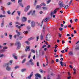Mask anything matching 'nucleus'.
<instances>
[{
  "label": "nucleus",
  "instance_id": "33",
  "mask_svg": "<svg viewBox=\"0 0 79 79\" xmlns=\"http://www.w3.org/2000/svg\"><path fill=\"white\" fill-rule=\"evenodd\" d=\"M40 73H44V71L41 69H40Z\"/></svg>",
  "mask_w": 79,
  "mask_h": 79
},
{
  "label": "nucleus",
  "instance_id": "51",
  "mask_svg": "<svg viewBox=\"0 0 79 79\" xmlns=\"http://www.w3.org/2000/svg\"><path fill=\"white\" fill-rule=\"evenodd\" d=\"M11 1L14 3H16V1H15V0H11Z\"/></svg>",
  "mask_w": 79,
  "mask_h": 79
},
{
  "label": "nucleus",
  "instance_id": "5",
  "mask_svg": "<svg viewBox=\"0 0 79 79\" xmlns=\"http://www.w3.org/2000/svg\"><path fill=\"white\" fill-rule=\"evenodd\" d=\"M60 7H63L64 4H63V1H60L59 3Z\"/></svg>",
  "mask_w": 79,
  "mask_h": 79
},
{
  "label": "nucleus",
  "instance_id": "43",
  "mask_svg": "<svg viewBox=\"0 0 79 79\" xmlns=\"http://www.w3.org/2000/svg\"><path fill=\"white\" fill-rule=\"evenodd\" d=\"M23 33H24V34H27L28 33V31H23Z\"/></svg>",
  "mask_w": 79,
  "mask_h": 79
},
{
  "label": "nucleus",
  "instance_id": "53",
  "mask_svg": "<svg viewBox=\"0 0 79 79\" xmlns=\"http://www.w3.org/2000/svg\"><path fill=\"white\" fill-rule=\"evenodd\" d=\"M7 13L9 15L11 13V12H10V10H8V11H7Z\"/></svg>",
  "mask_w": 79,
  "mask_h": 79
},
{
  "label": "nucleus",
  "instance_id": "48",
  "mask_svg": "<svg viewBox=\"0 0 79 79\" xmlns=\"http://www.w3.org/2000/svg\"><path fill=\"white\" fill-rule=\"evenodd\" d=\"M59 31H63V28L61 27H60L59 28Z\"/></svg>",
  "mask_w": 79,
  "mask_h": 79
},
{
  "label": "nucleus",
  "instance_id": "59",
  "mask_svg": "<svg viewBox=\"0 0 79 79\" xmlns=\"http://www.w3.org/2000/svg\"><path fill=\"white\" fill-rule=\"evenodd\" d=\"M67 26L66 25L64 26V29H66V28H67Z\"/></svg>",
  "mask_w": 79,
  "mask_h": 79
},
{
  "label": "nucleus",
  "instance_id": "8",
  "mask_svg": "<svg viewBox=\"0 0 79 79\" xmlns=\"http://www.w3.org/2000/svg\"><path fill=\"white\" fill-rule=\"evenodd\" d=\"M29 8H30V6H27V7H25V12H27V11L29 10Z\"/></svg>",
  "mask_w": 79,
  "mask_h": 79
},
{
  "label": "nucleus",
  "instance_id": "17",
  "mask_svg": "<svg viewBox=\"0 0 79 79\" xmlns=\"http://www.w3.org/2000/svg\"><path fill=\"white\" fill-rule=\"evenodd\" d=\"M69 55L70 56H72L73 55V52L72 51H70L69 52V53H68Z\"/></svg>",
  "mask_w": 79,
  "mask_h": 79
},
{
  "label": "nucleus",
  "instance_id": "21",
  "mask_svg": "<svg viewBox=\"0 0 79 79\" xmlns=\"http://www.w3.org/2000/svg\"><path fill=\"white\" fill-rule=\"evenodd\" d=\"M26 61V58H24L23 60L22 61V63L23 64V63H25V62Z\"/></svg>",
  "mask_w": 79,
  "mask_h": 79
},
{
  "label": "nucleus",
  "instance_id": "15",
  "mask_svg": "<svg viewBox=\"0 0 79 79\" xmlns=\"http://www.w3.org/2000/svg\"><path fill=\"white\" fill-rule=\"evenodd\" d=\"M34 39H35V37H32L31 38H29L28 39V40H29V41H31V40H34Z\"/></svg>",
  "mask_w": 79,
  "mask_h": 79
},
{
  "label": "nucleus",
  "instance_id": "30",
  "mask_svg": "<svg viewBox=\"0 0 79 79\" xmlns=\"http://www.w3.org/2000/svg\"><path fill=\"white\" fill-rule=\"evenodd\" d=\"M40 39L41 40H42L43 39V36L42 35V34H41L40 35Z\"/></svg>",
  "mask_w": 79,
  "mask_h": 79
},
{
  "label": "nucleus",
  "instance_id": "7",
  "mask_svg": "<svg viewBox=\"0 0 79 79\" xmlns=\"http://www.w3.org/2000/svg\"><path fill=\"white\" fill-rule=\"evenodd\" d=\"M5 21V19H3L2 20V22L1 24V27H3L4 26V22Z\"/></svg>",
  "mask_w": 79,
  "mask_h": 79
},
{
  "label": "nucleus",
  "instance_id": "28",
  "mask_svg": "<svg viewBox=\"0 0 79 79\" xmlns=\"http://www.w3.org/2000/svg\"><path fill=\"white\" fill-rule=\"evenodd\" d=\"M44 21V22H47V21L48 22V21H47V18H45L44 19H43Z\"/></svg>",
  "mask_w": 79,
  "mask_h": 79
},
{
  "label": "nucleus",
  "instance_id": "38",
  "mask_svg": "<svg viewBox=\"0 0 79 79\" xmlns=\"http://www.w3.org/2000/svg\"><path fill=\"white\" fill-rule=\"evenodd\" d=\"M16 27H17V28H18V29H21V27L19 26L18 25H16Z\"/></svg>",
  "mask_w": 79,
  "mask_h": 79
},
{
  "label": "nucleus",
  "instance_id": "34",
  "mask_svg": "<svg viewBox=\"0 0 79 79\" xmlns=\"http://www.w3.org/2000/svg\"><path fill=\"white\" fill-rule=\"evenodd\" d=\"M23 38V37L20 36L19 37V40H21V39H22Z\"/></svg>",
  "mask_w": 79,
  "mask_h": 79
},
{
  "label": "nucleus",
  "instance_id": "20",
  "mask_svg": "<svg viewBox=\"0 0 79 79\" xmlns=\"http://www.w3.org/2000/svg\"><path fill=\"white\" fill-rule=\"evenodd\" d=\"M59 9H60L59 8H56L55 10H54V11H53V12H54L55 14V13H56L57 10H59Z\"/></svg>",
  "mask_w": 79,
  "mask_h": 79
},
{
  "label": "nucleus",
  "instance_id": "12",
  "mask_svg": "<svg viewBox=\"0 0 79 79\" xmlns=\"http://www.w3.org/2000/svg\"><path fill=\"white\" fill-rule=\"evenodd\" d=\"M45 27H46V26L45 25H44V27H43V34H44L45 33Z\"/></svg>",
  "mask_w": 79,
  "mask_h": 79
},
{
  "label": "nucleus",
  "instance_id": "18",
  "mask_svg": "<svg viewBox=\"0 0 79 79\" xmlns=\"http://www.w3.org/2000/svg\"><path fill=\"white\" fill-rule=\"evenodd\" d=\"M19 5L20 6H21V7H24V6L23 5V3L22 2H20L19 3Z\"/></svg>",
  "mask_w": 79,
  "mask_h": 79
},
{
  "label": "nucleus",
  "instance_id": "35",
  "mask_svg": "<svg viewBox=\"0 0 79 79\" xmlns=\"http://www.w3.org/2000/svg\"><path fill=\"white\" fill-rule=\"evenodd\" d=\"M12 24H13V23L12 22H11L10 23H9V26H12Z\"/></svg>",
  "mask_w": 79,
  "mask_h": 79
},
{
  "label": "nucleus",
  "instance_id": "19",
  "mask_svg": "<svg viewBox=\"0 0 79 79\" xmlns=\"http://www.w3.org/2000/svg\"><path fill=\"white\" fill-rule=\"evenodd\" d=\"M35 10H33V11L32 12V11L31 12V13L32 15H35Z\"/></svg>",
  "mask_w": 79,
  "mask_h": 79
},
{
  "label": "nucleus",
  "instance_id": "62",
  "mask_svg": "<svg viewBox=\"0 0 79 79\" xmlns=\"http://www.w3.org/2000/svg\"><path fill=\"white\" fill-rule=\"evenodd\" d=\"M4 35L5 36H7V35H8V34L7 33H4Z\"/></svg>",
  "mask_w": 79,
  "mask_h": 79
},
{
  "label": "nucleus",
  "instance_id": "58",
  "mask_svg": "<svg viewBox=\"0 0 79 79\" xmlns=\"http://www.w3.org/2000/svg\"><path fill=\"white\" fill-rule=\"evenodd\" d=\"M57 79H60V75H58V78H57Z\"/></svg>",
  "mask_w": 79,
  "mask_h": 79
},
{
  "label": "nucleus",
  "instance_id": "49",
  "mask_svg": "<svg viewBox=\"0 0 79 79\" xmlns=\"http://www.w3.org/2000/svg\"><path fill=\"white\" fill-rule=\"evenodd\" d=\"M32 12V10H31L28 13L27 15H30L31 13Z\"/></svg>",
  "mask_w": 79,
  "mask_h": 79
},
{
  "label": "nucleus",
  "instance_id": "56",
  "mask_svg": "<svg viewBox=\"0 0 79 79\" xmlns=\"http://www.w3.org/2000/svg\"><path fill=\"white\" fill-rule=\"evenodd\" d=\"M16 54H13V55H12V56H13V58H14V57H15V56H16Z\"/></svg>",
  "mask_w": 79,
  "mask_h": 79
},
{
  "label": "nucleus",
  "instance_id": "54",
  "mask_svg": "<svg viewBox=\"0 0 79 79\" xmlns=\"http://www.w3.org/2000/svg\"><path fill=\"white\" fill-rule=\"evenodd\" d=\"M23 0H19L18 1V3H20V2H22Z\"/></svg>",
  "mask_w": 79,
  "mask_h": 79
},
{
  "label": "nucleus",
  "instance_id": "26",
  "mask_svg": "<svg viewBox=\"0 0 79 79\" xmlns=\"http://www.w3.org/2000/svg\"><path fill=\"white\" fill-rule=\"evenodd\" d=\"M17 13L19 15V16H20L21 15V11H17Z\"/></svg>",
  "mask_w": 79,
  "mask_h": 79
},
{
  "label": "nucleus",
  "instance_id": "4",
  "mask_svg": "<svg viewBox=\"0 0 79 79\" xmlns=\"http://www.w3.org/2000/svg\"><path fill=\"white\" fill-rule=\"evenodd\" d=\"M35 79H39V77L40 78L41 77V75L39 73L35 74Z\"/></svg>",
  "mask_w": 79,
  "mask_h": 79
},
{
  "label": "nucleus",
  "instance_id": "2",
  "mask_svg": "<svg viewBox=\"0 0 79 79\" xmlns=\"http://www.w3.org/2000/svg\"><path fill=\"white\" fill-rule=\"evenodd\" d=\"M15 45H17V50H19L21 48V43L19 42H17L15 43Z\"/></svg>",
  "mask_w": 79,
  "mask_h": 79
},
{
  "label": "nucleus",
  "instance_id": "39",
  "mask_svg": "<svg viewBox=\"0 0 79 79\" xmlns=\"http://www.w3.org/2000/svg\"><path fill=\"white\" fill-rule=\"evenodd\" d=\"M9 38L10 39H12V35H9Z\"/></svg>",
  "mask_w": 79,
  "mask_h": 79
},
{
  "label": "nucleus",
  "instance_id": "46",
  "mask_svg": "<svg viewBox=\"0 0 79 79\" xmlns=\"http://www.w3.org/2000/svg\"><path fill=\"white\" fill-rule=\"evenodd\" d=\"M39 36H37L36 37V41H38V40H39Z\"/></svg>",
  "mask_w": 79,
  "mask_h": 79
},
{
  "label": "nucleus",
  "instance_id": "29",
  "mask_svg": "<svg viewBox=\"0 0 79 79\" xmlns=\"http://www.w3.org/2000/svg\"><path fill=\"white\" fill-rule=\"evenodd\" d=\"M37 1H36V0H35V3H34V6H36V4H37Z\"/></svg>",
  "mask_w": 79,
  "mask_h": 79
},
{
  "label": "nucleus",
  "instance_id": "57",
  "mask_svg": "<svg viewBox=\"0 0 79 79\" xmlns=\"http://www.w3.org/2000/svg\"><path fill=\"white\" fill-rule=\"evenodd\" d=\"M59 37H60H60H61V35H61V34H60V33H59Z\"/></svg>",
  "mask_w": 79,
  "mask_h": 79
},
{
  "label": "nucleus",
  "instance_id": "47",
  "mask_svg": "<svg viewBox=\"0 0 79 79\" xmlns=\"http://www.w3.org/2000/svg\"><path fill=\"white\" fill-rule=\"evenodd\" d=\"M27 29H28V30H29V29H30V27L29 26H27Z\"/></svg>",
  "mask_w": 79,
  "mask_h": 79
},
{
  "label": "nucleus",
  "instance_id": "32",
  "mask_svg": "<svg viewBox=\"0 0 79 79\" xmlns=\"http://www.w3.org/2000/svg\"><path fill=\"white\" fill-rule=\"evenodd\" d=\"M31 53H32L31 52H30V54H29V56H28V58L29 59H30V58H31Z\"/></svg>",
  "mask_w": 79,
  "mask_h": 79
},
{
  "label": "nucleus",
  "instance_id": "27",
  "mask_svg": "<svg viewBox=\"0 0 79 79\" xmlns=\"http://www.w3.org/2000/svg\"><path fill=\"white\" fill-rule=\"evenodd\" d=\"M69 7V6L68 5H66L64 7V8H65V9H68Z\"/></svg>",
  "mask_w": 79,
  "mask_h": 79
},
{
  "label": "nucleus",
  "instance_id": "41",
  "mask_svg": "<svg viewBox=\"0 0 79 79\" xmlns=\"http://www.w3.org/2000/svg\"><path fill=\"white\" fill-rule=\"evenodd\" d=\"M3 49H4V50H5V49H8V47L5 46L3 48Z\"/></svg>",
  "mask_w": 79,
  "mask_h": 79
},
{
  "label": "nucleus",
  "instance_id": "16",
  "mask_svg": "<svg viewBox=\"0 0 79 79\" xmlns=\"http://www.w3.org/2000/svg\"><path fill=\"white\" fill-rule=\"evenodd\" d=\"M40 5L41 6H46V4L44 2H43L40 4Z\"/></svg>",
  "mask_w": 79,
  "mask_h": 79
},
{
  "label": "nucleus",
  "instance_id": "40",
  "mask_svg": "<svg viewBox=\"0 0 79 79\" xmlns=\"http://www.w3.org/2000/svg\"><path fill=\"white\" fill-rule=\"evenodd\" d=\"M4 8V7H3V6H1V10H2V11H3V10H3V8Z\"/></svg>",
  "mask_w": 79,
  "mask_h": 79
},
{
  "label": "nucleus",
  "instance_id": "23",
  "mask_svg": "<svg viewBox=\"0 0 79 79\" xmlns=\"http://www.w3.org/2000/svg\"><path fill=\"white\" fill-rule=\"evenodd\" d=\"M40 7H41V6H40V5H37L36 6V9H37V8H40Z\"/></svg>",
  "mask_w": 79,
  "mask_h": 79
},
{
  "label": "nucleus",
  "instance_id": "25",
  "mask_svg": "<svg viewBox=\"0 0 79 79\" xmlns=\"http://www.w3.org/2000/svg\"><path fill=\"white\" fill-rule=\"evenodd\" d=\"M26 70V69H22V70H21V71L22 73H23V72H24V71H25Z\"/></svg>",
  "mask_w": 79,
  "mask_h": 79
},
{
  "label": "nucleus",
  "instance_id": "37",
  "mask_svg": "<svg viewBox=\"0 0 79 79\" xmlns=\"http://www.w3.org/2000/svg\"><path fill=\"white\" fill-rule=\"evenodd\" d=\"M19 68V66H16L15 67V69H17V68Z\"/></svg>",
  "mask_w": 79,
  "mask_h": 79
},
{
  "label": "nucleus",
  "instance_id": "31",
  "mask_svg": "<svg viewBox=\"0 0 79 79\" xmlns=\"http://www.w3.org/2000/svg\"><path fill=\"white\" fill-rule=\"evenodd\" d=\"M31 52H33V53H35V51L34 50V49H31Z\"/></svg>",
  "mask_w": 79,
  "mask_h": 79
},
{
  "label": "nucleus",
  "instance_id": "61",
  "mask_svg": "<svg viewBox=\"0 0 79 79\" xmlns=\"http://www.w3.org/2000/svg\"><path fill=\"white\" fill-rule=\"evenodd\" d=\"M72 2H73V0H71L69 3V5H71V3H72Z\"/></svg>",
  "mask_w": 79,
  "mask_h": 79
},
{
  "label": "nucleus",
  "instance_id": "42",
  "mask_svg": "<svg viewBox=\"0 0 79 79\" xmlns=\"http://www.w3.org/2000/svg\"><path fill=\"white\" fill-rule=\"evenodd\" d=\"M50 2H51V0H48L47 2V3L48 4V3H50Z\"/></svg>",
  "mask_w": 79,
  "mask_h": 79
},
{
  "label": "nucleus",
  "instance_id": "55",
  "mask_svg": "<svg viewBox=\"0 0 79 79\" xmlns=\"http://www.w3.org/2000/svg\"><path fill=\"white\" fill-rule=\"evenodd\" d=\"M14 58V59H15V60H17V59H18V56H15Z\"/></svg>",
  "mask_w": 79,
  "mask_h": 79
},
{
  "label": "nucleus",
  "instance_id": "52",
  "mask_svg": "<svg viewBox=\"0 0 79 79\" xmlns=\"http://www.w3.org/2000/svg\"><path fill=\"white\" fill-rule=\"evenodd\" d=\"M32 61H33L32 60V59H31L30 60H29V62L30 63H32Z\"/></svg>",
  "mask_w": 79,
  "mask_h": 79
},
{
  "label": "nucleus",
  "instance_id": "45",
  "mask_svg": "<svg viewBox=\"0 0 79 79\" xmlns=\"http://www.w3.org/2000/svg\"><path fill=\"white\" fill-rule=\"evenodd\" d=\"M25 43H26L28 45H29V44L30 43L29 42H28V41H26L25 42Z\"/></svg>",
  "mask_w": 79,
  "mask_h": 79
},
{
  "label": "nucleus",
  "instance_id": "44",
  "mask_svg": "<svg viewBox=\"0 0 79 79\" xmlns=\"http://www.w3.org/2000/svg\"><path fill=\"white\" fill-rule=\"evenodd\" d=\"M30 64L31 65V66H34V64L33 62L30 63Z\"/></svg>",
  "mask_w": 79,
  "mask_h": 79
},
{
  "label": "nucleus",
  "instance_id": "6",
  "mask_svg": "<svg viewBox=\"0 0 79 79\" xmlns=\"http://www.w3.org/2000/svg\"><path fill=\"white\" fill-rule=\"evenodd\" d=\"M33 76V72H31L30 75L28 77H27L26 78V79H31V77Z\"/></svg>",
  "mask_w": 79,
  "mask_h": 79
},
{
  "label": "nucleus",
  "instance_id": "63",
  "mask_svg": "<svg viewBox=\"0 0 79 79\" xmlns=\"http://www.w3.org/2000/svg\"><path fill=\"white\" fill-rule=\"evenodd\" d=\"M57 47H58V45H55V49H56V48H57Z\"/></svg>",
  "mask_w": 79,
  "mask_h": 79
},
{
  "label": "nucleus",
  "instance_id": "22",
  "mask_svg": "<svg viewBox=\"0 0 79 79\" xmlns=\"http://www.w3.org/2000/svg\"><path fill=\"white\" fill-rule=\"evenodd\" d=\"M54 14H55V13H54V12H51V17H52V16H53V15H54Z\"/></svg>",
  "mask_w": 79,
  "mask_h": 79
},
{
  "label": "nucleus",
  "instance_id": "64",
  "mask_svg": "<svg viewBox=\"0 0 79 79\" xmlns=\"http://www.w3.org/2000/svg\"><path fill=\"white\" fill-rule=\"evenodd\" d=\"M71 76H69V77H67L68 79H71Z\"/></svg>",
  "mask_w": 79,
  "mask_h": 79
},
{
  "label": "nucleus",
  "instance_id": "11",
  "mask_svg": "<svg viewBox=\"0 0 79 79\" xmlns=\"http://www.w3.org/2000/svg\"><path fill=\"white\" fill-rule=\"evenodd\" d=\"M16 32L17 33V36L18 37H19V35L21 34L22 33L21 32H19L18 31V30H16Z\"/></svg>",
  "mask_w": 79,
  "mask_h": 79
},
{
  "label": "nucleus",
  "instance_id": "3",
  "mask_svg": "<svg viewBox=\"0 0 79 79\" xmlns=\"http://www.w3.org/2000/svg\"><path fill=\"white\" fill-rule=\"evenodd\" d=\"M46 40L47 41H50V34H47L46 36Z\"/></svg>",
  "mask_w": 79,
  "mask_h": 79
},
{
  "label": "nucleus",
  "instance_id": "60",
  "mask_svg": "<svg viewBox=\"0 0 79 79\" xmlns=\"http://www.w3.org/2000/svg\"><path fill=\"white\" fill-rule=\"evenodd\" d=\"M1 53H3V52H4V50L2 49L1 50Z\"/></svg>",
  "mask_w": 79,
  "mask_h": 79
},
{
  "label": "nucleus",
  "instance_id": "1",
  "mask_svg": "<svg viewBox=\"0 0 79 79\" xmlns=\"http://www.w3.org/2000/svg\"><path fill=\"white\" fill-rule=\"evenodd\" d=\"M9 65H10V63H7L4 65V67L6 66V70H7V71H10V69H11V68L10 67V66H9Z\"/></svg>",
  "mask_w": 79,
  "mask_h": 79
},
{
  "label": "nucleus",
  "instance_id": "24",
  "mask_svg": "<svg viewBox=\"0 0 79 79\" xmlns=\"http://www.w3.org/2000/svg\"><path fill=\"white\" fill-rule=\"evenodd\" d=\"M6 17V15H0V18H3Z\"/></svg>",
  "mask_w": 79,
  "mask_h": 79
},
{
  "label": "nucleus",
  "instance_id": "10",
  "mask_svg": "<svg viewBox=\"0 0 79 79\" xmlns=\"http://www.w3.org/2000/svg\"><path fill=\"white\" fill-rule=\"evenodd\" d=\"M27 19V18H26V17H23L22 19V22H26Z\"/></svg>",
  "mask_w": 79,
  "mask_h": 79
},
{
  "label": "nucleus",
  "instance_id": "13",
  "mask_svg": "<svg viewBox=\"0 0 79 79\" xmlns=\"http://www.w3.org/2000/svg\"><path fill=\"white\" fill-rule=\"evenodd\" d=\"M60 63L61 66H62L63 67L64 66V64H65L63 62V61L60 62Z\"/></svg>",
  "mask_w": 79,
  "mask_h": 79
},
{
  "label": "nucleus",
  "instance_id": "9",
  "mask_svg": "<svg viewBox=\"0 0 79 79\" xmlns=\"http://www.w3.org/2000/svg\"><path fill=\"white\" fill-rule=\"evenodd\" d=\"M31 27H34L35 26V23L34 21H32L31 22Z\"/></svg>",
  "mask_w": 79,
  "mask_h": 79
},
{
  "label": "nucleus",
  "instance_id": "50",
  "mask_svg": "<svg viewBox=\"0 0 79 79\" xmlns=\"http://www.w3.org/2000/svg\"><path fill=\"white\" fill-rule=\"evenodd\" d=\"M3 54H2L1 55H0V58H1V57H3L4 56Z\"/></svg>",
  "mask_w": 79,
  "mask_h": 79
},
{
  "label": "nucleus",
  "instance_id": "36",
  "mask_svg": "<svg viewBox=\"0 0 79 79\" xmlns=\"http://www.w3.org/2000/svg\"><path fill=\"white\" fill-rule=\"evenodd\" d=\"M12 3L11 2H9L7 3V5H10L11 4H12Z\"/></svg>",
  "mask_w": 79,
  "mask_h": 79
},
{
  "label": "nucleus",
  "instance_id": "14",
  "mask_svg": "<svg viewBox=\"0 0 79 79\" xmlns=\"http://www.w3.org/2000/svg\"><path fill=\"white\" fill-rule=\"evenodd\" d=\"M29 46H27V48L25 49V51L27 52V51H29L30 50V48Z\"/></svg>",
  "mask_w": 79,
  "mask_h": 79
}]
</instances>
